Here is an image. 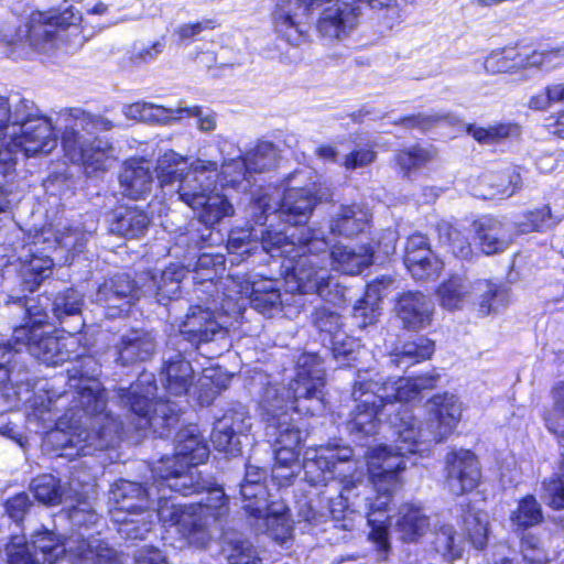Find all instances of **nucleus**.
<instances>
[{
	"label": "nucleus",
	"instance_id": "obj_24",
	"mask_svg": "<svg viewBox=\"0 0 564 564\" xmlns=\"http://www.w3.org/2000/svg\"><path fill=\"white\" fill-rule=\"evenodd\" d=\"M197 466H186L183 463L178 465L175 459H161L160 464L153 469L156 476V494L166 488L182 496H192L195 494H205L203 499L210 496V492L218 489L221 494L224 489L217 485L213 478H204Z\"/></svg>",
	"mask_w": 564,
	"mask_h": 564
},
{
	"label": "nucleus",
	"instance_id": "obj_60",
	"mask_svg": "<svg viewBox=\"0 0 564 564\" xmlns=\"http://www.w3.org/2000/svg\"><path fill=\"white\" fill-rule=\"evenodd\" d=\"M434 152L419 145L399 151L395 162L401 171L408 175L411 171L421 169L432 161Z\"/></svg>",
	"mask_w": 564,
	"mask_h": 564
},
{
	"label": "nucleus",
	"instance_id": "obj_36",
	"mask_svg": "<svg viewBox=\"0 0 564 564\" xmlns=\"http://www.w3.org/2000/svg\"><path fill=\"white\" fill-rule=\"evenodd\" d=\"M83 295L75 289H66L54 297L51 306L54 317L62 325L64 333L77 335L84 327L82 316Z\"/></svg>",
	"mask_w": 564,
	"mask_h": 564
},
{
	"label": "nucleus",
	"instance_id": "obj_50",
	"mask_svg": "<svg viewBox=\"0 0 564 564\" xmlns=\"http://www.w3.org/2000/svg\"><path fill=\"white\" fill-rule=\"evenodd\" d=\"M466 131L481 144H496L508 139L518 138L520 127L511 122H500L489 127L468 124Z\"/></svg>",
	"mask_w": 564,
	"mask_h": 564
},
{
	"label": "nucleus",
	"instance_id": "obj_43",
	"mask_svg": "<svg viewBox=\"0 0 564 564\" xmlns=\"http://www.w3.org/2000/svg\"><path fill=\"white\" fill-rule=\"evenodd\" d=\"M30 111H34V102L29 99L17 97L15 100H10L0 97V143L11 138L22 120L32 115Z\"/></svg>",
	"mask_w": 564,
	"mask_h": 564
},
{
	"label": "nucleus",
	"instance_id": "obj_13",
	"mask_svg": "<svg viewBox=\"0 0 564 564\" xmlns=\"http://www.w3.org/2000/svg\"><path fill=\"white\" fill-rule=\"evenodd\" d=\"M62 117L65 127L61 142L65 155L73 163L83 165L86 173L105 170L106 162L113 156L115 150L98 133L111 130L113 122L80 108L67 109Z\"/></svg>",
	"mask_w": 564,
	"mask_h": 564
},
{
	"label": "nucleus",
	"instance_id": "obj_16",
	"mask_svg": "<svg viewBox=\"0 0 564 564\" xmlns=\"http://www.w3.org/2000/svg\"><path fill=\"white\" fill-rule=\"evenodd\" d=\"M265 469L247 465L240 484L242 509L254 522L257 532L265 533L272 540L284 543L292 533L289 509L283 502L269 501L265 486Z\"/></svg>",
	"mask_w": 564,
	"mask_h": 564
},
{
	"label": "nucleus",
	"instance_id": "obj_18",
	"mask_svg": "<svg viewBox=\"0 0 564 564\" xmlns=\"http://www.w3.org/2000/svg\"><path fill=\"white\" fill-rule=\"evenodd\" d=\"M158 509L152 510L153 521L160 520L165 527H174L184 538L191 539L199 534L205 538V530L212 522H221L228 513V498L218 489L206 499L188 506L167 498L165 494L158 497Z\"/></svg>",
	"mask_w": 564,
	"mask_h": 564
},
{
	"label": "nucleus",
	"instance_id": "obj_11",
	"mask_svg": "<svg viewBox=\"0 0 564 564\" xmlns=\"http://www.w3.org/2000/svg\"><path fill=\"white\" fill-rule=\"evenodd\" d=\"M429 419L425 426L416 420L406 404L391 417V426L397 442L403 443L400 451L414 457L423 456L432 443L443 442L456 427L462 415V403L455 394L445 392L434 395L427 403ZM404 454V452H400Z\"/></svg>",
	"mask_w": 564,
	"mask_h": 564
},
{
	"label": "nucleus",
	"instance_id": "obj_14",
	"mask_svg": "<svg viewBox=\"0 0 564 564\" xmlns=\"http://www.w3.org/2000/svg\"><path fill=\"white\" fill-rule=\"evenodd\" d=\"M218 164L214 161L197 160L189 169L185 158L170 150L163 153L156 164V177L166 195H176L180 200L192 209H198L202 200L216 187ZM225 187L224 185H221Z\"/></svg>",
	"mask_w": 564,
	"mask_h": 564
},
{
	"label": "nucleus",
	"instance_id": "obj_3",
	"mask_svg": "<svg viewBox=\"0 0 564 564\" xmlns=\"http://www.w3.org/2000/svg\"><path fill=\"white\" fill-rule=\"evenodd\" d=\"M288 226L285 231L262 232V249L272 258H283L285 282L292 292L316 294L325 302L341 305L347 289L328 271L329 241L322 229Z\"/></svg>",
	"mask_w": 564,
	"mask_h": 564
},
{
	"label": "nucleus",
	"instance_id": "obj_20",
	"mask_svg": "<svg viewBox=\"0 0 564 564\" xmlns=\"http://www.w3.org/2000/svg\"><path fill=\"white\" fill-rule=\"evenodd\" d=\"M437 294L441 305L447 310H457L468 302H474L482 315H488L505 305L508 296L506 288L501 284L490 280L470 282L460 275H453L443 282Z\"/></svg>",
	"mask_w": 564,
	"mask_h": 564
},
{
	"label": "nucleus",
	"instance_id": "obj_28",
	"mask_svg": "<svg viewBox=\"0 0 564 564\" xmlns=\"http://www.w3.org/2000/svg\"><path fill=\"white\" fill-rule=\"evenodd\" d=\"M228 295L231 299H239V302L243 303V307L239 314L234 316L235 318L242 315L247 303H249L254 311L268 317H273L275 314L280 313L282 308L279 283L271 279L248 281L239 285V290L235 295Z\"/></svg>",
	"mask_w": 564,
	"mask_h": 564
},
{
	"label": "nucleus",
	"instance_id": "obj_8",
	"mask_svg": "<svg viewBox=\"0 0 564 564\" xmlns=\"http://www.w3.org/2000/svg\"><path fill=\"white\" fill-rule=\"evenodd\" d=\"M82 21V14L75 12L73 6L63 10L35 11L14 33L1 31L0 46L13 59L26 57L30 48L45 50L46 45L54 46L58 41L80 46L90 36L79 24Z\"/></svg>",
	"mask_w": 564,
	"mask_h": 564
},
{
	"label": "nucleus",
	"instance_id": "obj_40",
	"mask_svg": "<svg viewBox=\"0 0 564 564\" xmlns=\"http://www.w3.org/2000/svg\"><path fill=\"white\" fill-rule=\"evenodd\" d=\"M119 180L124 193L133 199L143 198L154 181L150 163L143 160L127 161Z\"/></svg>",
	"mask_w": 564,
	"mask_h": 564
},
{
	"label": "nucleus",
	"instance_id": "obj_15",
	"mask_svg": "<svg viewBox=\"0 0 564 564\" xmlns=\"http://www.w3.org/2000/svg\"><path fill=\"white\" fill-rule=\"evenodd\" d=\"M156 390L154 375L142 372L129 388L118 389V398L128 409L137 431L151 430L156 437L163 438L178 423L182 408L175 401L154 399Z\"/></svg>",
	"mask_w": 564,
	"mask_h": 564
},
{
	"label": "nucleus",
	"instance_id": "obj_59",
	"mask_svg": "<svg viewBox=\"0 0 564 564\" xmlns=\"http://www.w3.org/2000/svg\"><path fill=\"white\" fill-rule=\"evenodd\" d=\"M464 528L470 543L478 550L487 544L488 518L484 512H467L464 517Z\"/></svg>",
	"mask_w": 564,
	"mask_h": 564
},
{
	"label": "nucleus",
	"instance_id": "obj_55",
	"mask_svg": "<svg viewBox=\"0 0 564 564\" xmlns=\"http://www.w3.org/2000/svg\"><path fill=\"white\" fill-rule=\"evenodd\" d=\"M225 549L229 564H261L257 550L252 543L242 536L230 538L224 533Z\"/></svg>",
	"mask_w": 564,
	"mask_h": 564
},
{
	"label": "nucleus",
	"instance_id": "obj_35",
	"mask_svg": "<svg viewBox=\"0 0 564 564\" xmlns=\"http://www.w3.org/2000/svg\"><path fill=\"white\" fill-rule=\"evenodd\" d=\"M156 346V339L152 332L131 329L122 335L116 345V360L122 366L147 361L154 355Z\"/></svg>",
	"mask_w": 564,
	"mask_h": 564
},
{
	"label": "nucleus",
	"instance_id": "obj_62",
	"mask_svg": "<svg viewBox=\"0 0 564 564\" xmlns=\"http://www.w3.org/2000/svg\"><path fill=\"white\" fill-rule=\"evenodd\" d=\"M521 553L524 564H547L550 561L543 542L530 533L521 539Z\"/></svg>",
	"mask_w": 564,
	"mask_h": 564
},
{
	"label": "nucleus",
	"instance_id": "obj_41",
	"mask_svg": "<svg viewBox=\"0 0 564 564\" xmlns=\"http://www.w3.org/2000/svg\"><path fill=\"white\" fill-rule=\"evenodd\" d=\"M484 189L479 194L485 199H503L512 196L521 188L520 173L516 167H507L501 172H490L480 180Z\"/></svg>",
	"mask_w": 564,
	"mask_h": 564
},
{
	"label": "nucleus",
	"instance_id": "obj_54",
	"mask_svg": "<svg viewBox=\"0 0 564 564\" xmlns=\"http://www.w3.org/2000/svg\"><path fill=\"white\" fill-rule=\"evenodd\" d=\"M433 545L435 552L449 563L460 557L463 552L462 540L449 524H443L435 531Z\"/></svg>",
	"mask_w": 564,
	"mask_h": 564
},
{
	"label": "nucleus",
	"instance_id": "obj_49",
	"mask_svg": "<svg viewBox=\"0 0 564 564\" xmlns=\"http://www.w3.org/2000/svg\"><path fill=\"white\" fill-rule=\"evenodd\" d=\"M30 489L37 501L47 506L67 503L72 499L61 480L51 474H43L32 479Z\"/></svg>",
	"mask_w": 564,
	"mask_h": 564
},
{
	"label": "nucleus",
	"instance_id": "obj_29",
	"mask_svg": "<svg viewBox=\"0 0 564 564\" xmlns=\"http://www.w3.org/2000/svg\"><path fill=\"white\" fill-rule=\"evenodd\" d=\"M97 229L98 218L87 214L80 219L72 220L70 224L55 234L50 230H42L41 232H46L48 240H45V242L50 250L62 249L74 257L85 251Z\"/></svg>",
	"mask_w": 564,
	"mask_h": 564
},
{
	"label": "nucleus",
	"instance_id": "obj_6",
	"mask_svg": "<svg viewBox=\"0 0 564 564\" xmlns=\"http://www.w3.org/2000/svg\"><path fill=\"white\" fill-rule=\"evenodd\" d=\"M32 547L34 553L23 536H13L3 549L0 547V564H54L66 553L73 564H122L119 553L96 536L73 535L62 542L54 532L45 529L32 536Z\"/></svg>",
	"mask_w": 564,
	"mask_h": 564
},
{
	"label": "nucleus",
	"instance_id": "obj_25",
	"mask_svg": "<svg viewBox=\"0 0 564 564\" xmlns=\"http://www.w3.org/2000/svg\"><path fill=\"white\" fill-rule=\"evenodd\" d=\"M225 263L226 259L223 253L203 252L197 257L191 271L180 264L185 272L180 283V290H182L184 279L191 273L197 297L205 295L207 297L221 299L224 296L223 293H226L225 290L236 283L234 279L227 278L223 280L221 275L226 270ZM175 264L178 265V263ZM181 292H178L174 300L180 297Z\"/></svg>",
	"mask_w": 564,
	"mask_h": 564
},
{
	"label": "nucleus",
	"instance_id": "obj_56",
	"mask_svg": "<svg viewBox=\"0 0 564 564\" xmlns=\"http://www.w3.org/2000/svg\"><path fill=\"white\" fill-rule=\"evenodd\" d=\"M326 344V349L330 352L332 358L337 361L339 367L347 366L351 360L357 358L359 343L348 336L346 332L337 333V335Z\"/></svg>",
	"mask_w": 564,
	"mask_h": 564
},
{
	"label": "nucleus",
	"instance_id": "obj_17",
	"mask_svg": "<svg viewBox=\"0 0 564 564\" xmlns=\"http://www.w3.org/2000/svg\"><path fill=\"white\" fill-rule=\"evenodd\" d=\"M155 484L144 488L127 479L115 481L109 491L110 516L118 524V533L126 540H143L153 527Z\"/></svg>",
	"mask_w": 564,
	"mask_h": 564
},
{
	"label": "nucleus",
	"instance_id": "obj_10",
	"mask_svg": "<svg viewBox=\"0 0 564 564\" xmlns=\"http://www.w3.org/2000/svg\"><path fill=\"white\" fill-rule=\"evenodd\" d=\"M367 469L376 497H365V510L370 527L369 540L376 544L378 558L387 560L390 542L386 514L391 502L392 492L399 482V473L406 468L408 463L415 465L410 455H393L387 446L371 448L367 452Z\"/></svg>",
	"mask_w": 564,
	"mask_h": 564
},
{
	"label": "nucleus",
	"instance_id": "obj_19",
	"mask_svg": "<svg viewBox=\"0 0 564 564\" xmlns=\"http://www.w3.org/2000/svg\"><path fill=\"white\" fill-rule=\"evenodd\" d=\"M32 115L22 120L18 130L0 143V174L8 176L15 171L21 158L48 154L57 147V135L52 121L40 113L34 105Z\"/></svg>",
	"mask_w": 564,
	"mask_h": 564
},
{
	"label": "nucleus",
	"instance_id": "obj_32",
	"mask_svg": "<svg viewBox=\"0 0 564 564\" xmlns=\"http://www.w3.org/2000/svg\"><path fill=\"white\" fill-rule=\"evenodd\" d=\"M395 312L404 328L420 330L431 323L434 303L422 292L409 291L398 299Z\"/></svg>",
	"mask_w": 564,
	"mask_h": 564
},
{
	"label": "nucleus",
	"instance_id": "obj_58",
	"mask_svg": "<svg viewBox=\"0 0 564 564\" xmlns=\"http://www.w3.org/2000/svg\"><path fill=\"white\" fill-rule=\"evenodd\" d=\"M558 219H555L549 206L541 209L528 212L521 220L514 223L519 234H528L531 231H541L552 228Z\"/></svg>",
	"mask_w": 564,
	"mask_h": 564
},
{
	"label": "nucleus",
	"instance_id": "obj_39",
	"mask_svg": "<svg viewBox=\"0 0 564 564\" xmlns=\"http://www.w3.org/2000/svg\"><path fill=\"white\" fill-rule=\"evenodd\" d=\"M474 226L480 248L486 254L502 252L513 237L509 226L495 217H482Z\"/></svg>",
	"mask_w": 564,
	"mask_h": 564
},
{
	"label": "nucleus",
	"instance_id": "obj_12",
	"mask_svg": "<svg viewBox=\"0 0 564 564\" xmlns=\"http://www.w3.org/2000/svg\"><path fill=\"white\" fill-rule=\"evenodd\" d=\"M221 299L203 297V305L192 306L181 323L178 332L170 334L167 346L182 351H197L200 356L212 359L220 354L216 343L221 339L227 341L226 329L217 322L214 313L221 312L228 316L239 314L243 303L239 299H231L223 293Z\"/></svg>",
	"mask_w": 564,
	"mask_h": 564
},
{
	"label": "nucleus",
	"instance_id": "obj_1",
	"mask_svg": "<svg viewBox=\"0 0 564 564\" xmlns=\"http://www.w3.org/2000/svg\"><path fill=\"white\" fill-rule=\"evenodd\" d=\"M8 303L23 313V323L13 328L17 351L25 348L47 366L72 364L67 369L68 390L58 397V401H69L64 414L56 419L63 446L75 448L78 456H87L118 444L123 424L107 408L106 389L98 380L99 362L85 354L86 348L75 334L57 337L44 330L50 299L10 296Z\"/></svg>",
	"mask_w": 564,
	"mask_h": 564
},
{
	"label": "nucleus",
	"instance_id": "obj_26",
	"mask_svg": "<svg viewBox=\"0 0 564 564\" xmlns=\"http://www.w3.org/2000/svg\"><path fill=\"white\" fill-rule=\"evenodd\" d=\"M197 210H199V221L206 226L205 230L208 231V235L200 232L199 229L194 228V224H191L186 232L177 237L176 246H186L188 250L202 249L208 238L212 237L209 227L218 224L224 218L231 217L235 213L228 198L215 192V189L205 196L202 206Z\"/></svg>",
	"mask_w": 564,
	"mask_h": 564
},
{
	"label": "nucleus",
	"instance_id": "obj_5",
	"mask_svg": "<svg viewBox=\"0 0 564 564\" xmlns=\"http://www.w3.org/2000/svg\"><path fill=\"white\" fill-rule=\"evenodd\" d=\"M301 174L295 172L290 175L282 193L271 187L251 191L249 215L259 228L252 227L250 231L232 230L227 241L228 251L249 253L250 237L259 238L262 245V232H268V229L285 231L290 225H302L307 221L321 197L317 196L314 183L304 187L290 186Z\"/></svg>",
	"mask_w": 564,
	"mask_h": 564
},
{
	"label": "nucleus",
	"instance_id": "obj_46",
	"mask_svg": "<svg viewBox=\"0 0 564 564\" xmlns=\"http://www.w3.org/2000/svg\"><path fill=\"white\" fill-rule=\"evenodd\" d=\"M183 104L167 108L152 102H134L124 107L128 118L150 123L171 126L182 121L181 109Z\"/></svg>",
	"mask_w": 564,
	"mask_h": 564
},
{
	"label": "nucleus",
	"instance_id": "obj_4",
	"mask_svg": "<svg viewBox=\"0 0 564 564\" xmlns=\"http://www.w3.org/2000/svg\"><path fill=\"white\" fill-rule=\"evenodd\" d=\"M437 376L422 375L414 378L388 379L381 382V379L373 380L370 371L358 372L355 380L351 401L352 408L349 419L346 422V430L361 442L364 438L375 435L379 429H388L393 445H386L393 455L405 456L400 452L403 443L397 442V434L391 426V417L394 416L403 403L415 400L422 390L431 389L435 386ZM383 445H379L382 447ZM378 448V446L376 447Z\"/></svg>",
	"mask_w": 564,
	"mask_h": 564
},
{
	"label": "nucleus",
	"instance_id": "obj_42",
	"mask_svg": "<svg viewBox=\"0 0 564 564\" xmlns=\"http://www.w3.org/2000/svg\"><path fill=\"white\" fill-rule=\"evenodd\" d=\"M151 224L149 214L137 206L126 207L115 213L110 223V231L128 239L145 235Z\"/></svg>",
	"mask_w": 564,
	"mask_h": 564
},
{
	"label": "nucleus",
	"instance_id": "obj_30",
	"mask_svg": "<svg viewBox=\"0 0 564 564\" xmlns=\"http://www.w3.org/2000/svg\"><path fill=\"white\" fill-rule=\"evenodd\" d=\"M480 479L476 456L467 449L452 452L446 457V484L454 495L475 489Z\"/></svg>",
	"mask_w": 564,
	"mask_h": 564
},
{
	"label": "nucleus",
	"instance_id": "obj_7",
	"mask_svg": "<svg viewBox=\"0 0 564 564\" xmlns=\"http://www.w3.org/2000/svg\"><path fill=\"white\" fill-rule=\"evenodd\" d=\"M317 10H322L317 31L327 39L346 35L359 15L355 3L341 0H280L272 13L274 30L285 42L299 46L306 41L310 17Z\"/></svg>",
	"mask_w": 564,
	"mask_h": 564
},
{
	"label": "nucleus",
	"instance_id": "obj_61",
	"mask_svg": "<svg viewBox=\"0 0 564 564\" xmlns=\"http://www.w3.org/2000/svg\"><path fill=\"white\" fill-rule=\"evenodd\" d=\"M561 470L562 473L553 474L545 479L542 484L543 498L546 503L555 509H564V467H563V452L561 453Z\"/></svg>",
	"mask_w": 564,
	"mask_h": 564
},
{
	"label": "nucleus",
	"instance_id": "obj_44",
	"mask_svg": "<svg viewBox=\"0 0 564 564\" xmlns=\"http://www.w3.org/2000/svg\"><path fill=\"white\" fill-rule=\"evenodd\" d=\"M17 347L19 345L15 344L13 337L8 344H0V384L6 391L13 389L14 394L20 398L22 387H29V377L24 369L20 368L18 371L14 369L17 365L14 358L20 352L15 350Z\"/></svg>",
	"mask_w": 564,
	"mask_h": 564
},
{
	"label": "nucleus",
	"instance_id": "obj_64",
	"mask_svg": "<svg viewBox=\"0 0 564 564\" xmlns=\"http://www.w3.org/2000/svg\"><path fill=\"white\" fill-rule=\"evenodd\" d=\"M430 250L431 249L426 236L422 234L411 235L406 240L404 253V264L408 268V270L419 272L421 269L420 267H416L417 258L415 256V252L421 251L429 256Z\"/></svg>",
	"mask_w": 564,
	"mask_h": 564
},
{
	"label": "nucleus",
	"instance_id": "obj_33",
	"mask_svg": "<svg viewBox=\"0 0 564 564\" xmlns=\"http://www.w3.org/2000/svg\"><path fill=\"white\" fill-rule=\"evenodd\" d=\"M552 56H564L563 50L533 52L530 56H523L513 48H509L490 53L482 65L487 74H500L519 67L543 66L551 61Z\"/></svg>",
	"mask_w": 564,
	"mask_h": 564
},
{
	"label": "nucleus",
	"instance_id": "obj_23",
	"mask_svg": "<svg viewBox=\"0 0 564 564\" xmlns=\"http://www.w3.org/2000/svg\"><path fill=\"white\" fill-rule=\"evenodd\" d=\"M45 240H48L46 232H39L30 242L13 243L12 254L9 256V258L17 256L21 285L23 290L31 293L53 274V251L48 249Z\"/></svg>",
	"mask_w": 564,
	"mask_h": 564
},
{
	"label": "nucleus",
	"instance_id": "obj_48",
	"mask_svg": "<svg viewBox=\"0 0 564 564\" xmlns=\"http://www.w3.org/2000/svg\"><path fill=\"white\" fill-rule=\"evenodd\" d=\"M395 525L401 540L415 542L427 531L430 522L420 507L404 505L400 508Z\"/></svg>",
	"mask_w": 564,
	"mask_h": 564
},
{
	"label": "nucleus",
	"instance_id": "obj_53",
	"mask_svg": "<svg viewBox=\"0 0 564 564\" xmlns=\"http://www.w3.org/2000/svg\"><path fill=\"white\" fill-rule=\"evenodd\" d=\"M438 239L447 246L456 258L469 259L473 254L468 239L451 223L442 220L436 226Z\"/></svg>",
	"mask_w": 564,
	"mask_h": 564
},
{
	"label": "nucleus",
	"instance_id": "obj_47",
	"mask_svg": "<svg viewBox=\"0 0 564 564\" xmlns=\"http://www.w3.org/2000/svg\"><path fill=\"white\" fill-rule=\"evenodd\" d=\"M434 349L433 340L420 336L404 343L401 347H397L390 354V364L398 368L408 369L413 365L430 359Z\"/></svg>",
	"mask_w": 564,
	"mask_h": 564
},
{
	"label": "nucleus",
	"instance_id": "obj_63",
	"mask_svg": "<svg viewBox=\"0 0 564 564\" xmlns=\"http://www.w3.org/2000/svg\"><path fill=\"white\" fill-rule=\"evenodd\" d=\"M180 113L182 120L185 118L196 119V124L200 132L209 133L217 128V115L209 108L183 105Z\"/></svg>",
	"mask_w": 564,
	"mask_h": 564
},
{
	"label": "nucleus",
	"instance_id": "obj_51",
	"mask_svg": "<svg viewBox=\"0 0 564 564\" xmlns=\"http://www.w3.org/2000/svg\"><path fill=\"white\" fill-rule=\"evenodd\" d=\"M230 377L219 375L214 369H205L202 378L198 379L194 393L200 405H209L216 397L227 387L230 382Z\"/></svg>",
	"mask_w": 564,
	"mask_h": 564
},
{
	"label": "nucleus",
	"instance_id": "obj_27",
	"mask_svg": "<svg viewBox=\"0 0 564 564\" xmlns=\"http://www.w3.org/2000/svg\"><path fill=\"white\" fill-rule=\"evenodd\" d=\"M250 420L246 406L241 403H235L227 409L214 423L210 441L215 448L230 455L240 453L239 436L251 427Z\"/></svg>",
	"mask_w": 564,
	"mask_h": 564
},
{
	"label": "nucleus",
	"instance_id": "obj_37",
	"mask_svg": "<svg viewBox=\"0 0 564 564\" xmlns=\"http://www.w3.org/2000/svg\"><path fill=\"white\" fill-rule=\"evenodd\" d=\"M371 214L360 204H341L330 216L329 230L334 236L352 238L370 225Z\"/></svg>",
	"mask_w": 564,
	"mask_h": 564
},
{
	"label": "nucleus",
	"instance_id": "obj_45",
	"mask_svg": "<svg viewBox=\"0 0 564 564\" xmlns=\"http://www.w3.org/2000/svg\"><path fill=\"white\" fill-rule=\"evenodd\" d=\"M364 473L359 468L356 474L348 475L334 485L335 490H339L337 497H328V512L334 520L345 519L348 512L356 511V508H360V505L356 501L349 503L352 489L362 486Z\"/></svg>",
	"mask_w": 564,
	"mask_h": 564
},
{
	"label": "nucleus",
	"instance_id": "obj_52",
	"mask_svg": "<svg viewBox=\"0 0 564 564\" xmlns=\"http://www.w3.org/2000/svg\"><path fill=\"white\" fill-rule=\"evenodd\" d=\"M543 521L540 502L532 495L522 498L510 514L511 525L517 530H525Z\"/></svg>",
	"mask_w": 564,
	"mask_h": 564
},
{
	"label": "nucleus",
	"instance_id": "obj_21",
	"mask_svg": "<svg viewBox=\"0 0 564 564\" xmlns=\"http://www.w3.org/2000/svg\"><path fill=\"white\" fill-rule=\"evenodd\" d=\"M358 463L348 446L327 444L310 448L304 454V480L313 487L333 486L348 475L357 473Z\"/></svg>",
	"mask_w": 564,
	"mask_h": 564
},
{
	"label": "nucleus",
	"instance_id": "obj_57",
	"mask_svg": "<svg viewBox=\"0 0 564 564\" xmlns=\"http://www.w3.org/2000/svg\"><path fill=\"white\" fill-rule=\"evenodd\" d=\"M313 323L321 333L324 346H326V343H329L337 333L344 332L341 329V316L325 306L315 308L313 313Z\"/></svg>",
	"mask_w": 564,
	"mask_h": 564
},
{
	"label": "nucleus",
	"instance_id": "obj_31",
	"mask_svg": "<svg viewBox=\"0 0 564 564\" xmlns=\"http://www.w3.org/2000/svg\"><path fill=\"white\" fill-rule=\"evenodd\" d=\"M192 352L181 349L170 348L163 352V367L161 371V381L165 390L174 395H185L193 383L194 370L187 359Z\"/></svg>",
	"mask_w": 564,
	"mask_h": 564
},
{
	"label": "nucleus",
	"instance_id": "obj_9",
	"mask_svg": "<svg viewBox=\"0 0 564 564\" xmlns=\"http://www.w3.org/2000/svg\"><path fill=\"white\" fill-rule=\"evenodd\" d=\"M184 274L183 268L176 264H170L160 274L141 272L135 279L126 272H118L98 285L95 302L107 310L109 317L128 313L130 304L142 296L154 297L158 303L165 305L178 295Z\"/></svg>",
	"mask_w": 564,
	"mask_h": 564
},
{
	"label": "nucleus",
	"instance_id": "obj_34",
	"mask_svg": "<svg viewBox=\"0 0 564 564\" xmlns=\"http://www.w3.org/2000/svg\"><path fill=\"white\" fill-rule=\"evenodd\" d=\"M174 455L163 459H175L183 466H198L208 458L209 447L202 436L197 425H187L181 429L174 440Z\"/></svg>",
	"mask_w": 564,
	"mask_h": 564
},
{
	"label": "nucleus",
	"instance_id": "obj_2",
	"mask_svg": "<svg viewBox=\"0 0 564 564\" xmlns=\"http://www.w3.org/2000/svg\"><path fill=\"white\" fill-rule=\"evenodd\" d=\"M324 358L318 354L304 352L299 356L295 377L289 387H279L265 373H257L251 381L259 388V405L265 422V435L273 442L276 477L291 478L279 473L281 468H292L300 456L301 444L306 433L290 416V411L299 414L316 415L324 410L323 388L325 386Z\"/></svg>",
	"mask_w": 564,
	"mask_h": 564
},
{
	"label": "nucleus",
	"instance_id": "obj_22",
	"mask_svg": "<svg viewBox=\"0 0 564 564\" xmlns=\"http://www.w3.org/2000/svg\"><path fill=\"white\" fill-rule=\"evenodd\" d=\"M278 159L279 150L269 141H259L245 155L237 150L235 158L224 156L220 170L223 185L246 192L252 185V174L275 167Z\"/></svg>",
	"mask_w": 564,
	"mask_h": 564
},
{
	"label": "nucleus",
	"instance_id": "obj_38",
	"mask_svg": "<svg viewBox=\"0 0 564 564\" xmlns=\"http://www.w3.org/2000/svg\"><path fill=\"white\" fill-rule=\"evenodd\" d=\"M375 249L371 246L335 245L328 250L329 264L344 274H360L373 262Z\"/></svg>",
	"mask_w": 564,
	"mask_h": 564
}]
</instances>
